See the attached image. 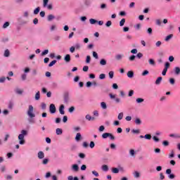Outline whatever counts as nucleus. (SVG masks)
I'll return each instance as SVG.
<instances>
[{
  "label": "nucleus",
  "instance_id": "f257e3e1",
  "mask_svg": "<svg viewBox=\"0 0 180 180\" xmlns=\"http://www.w3.org/2000/svg\"><path fill=\"white\" fill-rule=\"evenodd\" d=\"M27 115L29 117L28 120L30 123H33L32 119L36 117V114H34L33 105H30L28 106V109L27 110Z\"/></svg>",
  "mask_w": 180,
  "mask_h": 180
},
{
  "label": "nucleus",
  "instance_id": "f03ea898",
  "mask_svg": "<svg viewBox=\"0 0 180 180\" xmlns=\"http://www.w3.org/2000/svg\"><path fill=\"white\" fill-rule=\"evenodd\" d=\"M25 136H27V131L22 129L21 131V134L18 135V140L20 141L19 144H20L21 146H23V144L26 143V141H25Z\"/></svg>",
  "mask_w": 180,
  "mask_h": 180
},
{
  "label": "nucleus",
  "instance_id": "7ed1b4c3",
  "mask_svg": "<svg viewBox=\"0 0 180 180\" xmlns=\"http://www.w3.org/2000/svg\"><path fill=\"white\" fill-rule=\"evenodd\" d=\"M171 172H172L171 169H167L166 170V174L168 175L169 179H175V174H171Z\"/></svg>",
  "mask_w": 180,
  "mask_h": 180
},
{
  "label": "nucleus",
  "instance_id": "20e7f679",
  "mask_svg": "<svg viewBox=\"0 0 180 180\" xmlns=\"http://www.w3.org/2000/svg\"><path fill=\"white\" fill-rule=\"evenodd\" d=\"M57 109L56 108V105L54 104H51L49 106V112L50 113L54 114L56 113Z\"/></svg>",
  "mask_w": 180,
  "mask_h": 180
},
{
  "label": "nucleus",
  "instance_id": "39448f33",
  "mask_svg": "<svg viewBox=\"0 0 180 180\" xmlns=\"http://www.w3.org/2000/svg\"><path fill=\"white\" fill-rule=\"evenodd\" d=\"M109 96H110V99H115L116 103H120V98H116V96H115V95H113V94H109Z\"/></svg>",
  "mask_w": 180,
  "mask_h": 180
},
{
  "label": "nucleus",
  "instance_id": "423d86ee",
  "mask_svg": "<svg viewBox=\"0 0 180 180\" xmlns=\"http://www.w3.org/2000/svg\"><path fill=\"white\" fill-rule=\"evenodd\" d=\"M72 171H74V172H78V171H79V167H78V165L77 164L72 165Z\"/></svg>",
  "mask_w": 180,
  "mask_h": 180
},
{
  "label": "nucleus",
  "instance_id": "0eeeda50",
  "mask_svg": "<svg viewBox=\"0 0 180 180\" xmlns=\"http://www.w3.org/2000/svg\"><path fill=\"white\" fill-rule=\"evenodd\" d=\"M64 102L65 103H68V102H70V96L68 93H65L64 95Z\"/></svg>",
  "mask_w": 180,
  "mask_h": 180
},
{
  "label": "nucleus",
  "instance_id": "6e6552de",
  "mask_svg": "<svg viewBox=\"0 0 180 180\" xmlns=\"http://www.w3.org/2000/svg\"><path fill=\"white\" fill-rule=\"evenodd\" d=\"M64 60L65 63H70L71 61V56L70 54L65 55Z\"/></svg>",
  "mask_w": 180,
  "mask_h": 180
},
{
  "label": "nucleus",
  "instance_id": "1a4fd4ad",
  "mask_svg": "<svg viewBox=\"0 0 180 180\" xmlns=\"http://www.w3.org/2000/svg\"><path fill=\"white\" fill-rule=\"evenodd\" d=\"M174 72L175 75H180V68L179 67H175L174 68Z\"/></svg>",
  "mask_w": 180,
  "mask_h": 180
},
{
  "label": "nucleus",
  "instance_id": "9d476101",
  "mask_svg": "<svg viewBox=\"0 0 180 180\" xmlns=\"http://www.w3.org/2000/svg\"><path fill=\"white\" fill-rule=\"evenodd\" d=\"M127 75L128 78H133V77H134V72H133L132 70H129L127 73Z\"/></svg>",
  "mask_w": 180,
  "mask_h": 180
},
{
  "label": "nucleus",
  "instance_id": "9b49d317",
  "mask_svg": "<svg viewBox=\"0 0 180 180\" xmlns=\"http://www.w3.org/2000/svg\"><path fill=\"white\" fill-rule=\"evenodd\" d=\"M64 105H60V108H59V112L60 113V115H65V112L64 111Z\"/></svg>",
  "mask_w": 180,
  "mask_h": 180
},
{
  "label": "nucleus",
  "instance_id": "f8f14e48",
  "mask_svg": "<svg viewBox=\"0 0 180 180\" xmlns=\"http://www.w3.org/2000/svg\"><path fill=\"white\" fill-rule=\"evenodd\" d=\"M122 59H123V55H122V54H117L115 56V60H117V61H122Z\"/></svg>",
  "mask_w": 180,
  "mask_h": 180
},
{
  "label": "nucleus",
  "instance_id": "ddd939ff",
  "mask_svg": "<svg viewBox=\"0 0 180 180\" xmlns=\"http://www.w3.org/2000/svg\"><path fill=\"white\" fill-rule=\"evenodd\" d=\"M38 158H39V160H43V158H44V153H43V151H39L38 153Z\"/></svg>",
  "mask_w": 180,
  "mask_h": 180
},
{
  "label": "nucleus",
  "instance_id": "4468645a",
  "mask_svg": "<svg viewBox=\"0 0 180 180\" xmlns=\"http://www.w3.org/2000/svg\"><path fill=\"white\" fill-rule=\"evenodd\" d=\"M101 169L103 171H104V172H108V171H109V167H108L106 165H102Z\"/></svg>",
  "mask_w": 180,
  "mask_h": 180
},
{
  "label": "nucleus",
  "instance_id": "2eb2a0df",
  "mask_svg": "<svg viewBox=\"0 0 180 180\" xmlns=\"http://www.w3.org/2000/svg\"><path fill=\"white\" fill-rule=\"evenodd\" d=\"M148 63L150 65H152L153 67L155 66V60H154V59L150 58Z\"/></svg>",
  "mask_w": 180,
  "mask_h": 180
},
{
  "label": "nucleus",
  "instance_id": "dca6fc26",
  "mask_svg": "<svg viewBox=\"0 0 180 180\" xmlns=\"http://www.w3.org/2000/svg\"><path fill=\"white\" fill-rule=\"evenodd\" d=\"M162 81V77H158V79L155 81L156 85H160V84H161Z\"/></svg>",
  "mask_w": 180,
  "mask_h": 180
},
{
  "label": "nucleus",
  "instance_id": "f3484780",
  "mask_svg": "<svg viewBox=\"0 0 180 180\" xmlns=\"http://www.w3.org/2000/svg\"><path fill=\"white\" fill-rule=\"evenodd\" d=\"M56 134L58 136H61V134H63V129H61L60 128L56 129Z\"/></svg>",
  "mask_w": 180,
  "mask_h": 180
},
{
  "label": "nucleus",
  "instance_id": "a211bd4d",
  "mask_svg": "<svg viewBox=\"0 0 180 180\" xmlns=\"http://www.w3.org/2000/svg\"><path fill=\"white\" fill-rule=\"evenodd\" d=\"M81 133H77L75 137L76 141H79L81 140Z\"/></svg>",
  "mask_w": 180,
  "mask_h": 180
},
{
  "label": "nucleus",
  "instance_id": "6ab92c4d",
  "mask_svg": "<svg viewBox=\"0 0 180 180\" xmlns=\"http://www.w3.org/2000/svg\"><path fill=\"white\" fill-rule=\"evenodd\" d=\"M112 174H119V169L116 167L112 168Z\"/></svg>",
  "mask_w": 180,
  "mask_h": 180
},
{
  "label": "nucleus",
  "instance_id": "aec40b11",
  "mask_svg": "<svg viewBox=\"0 0 180 180\" xmlns=\"http://www.w3.org/2000/svg\"><path fill=\"white\" fill-rule=\"evenodd\" d=\"M101 107L102 108V109H108V105H106V103L105 102L101 103Z\"/></svg>",
  "mask_w": 180,
  "mask_h": 180
},
{
  "label": "nucleus",
  "instance_id": "412c9836",
  "mask_svg": "<svg viewBox=\"0 0 180 180\" xmlns=\"http://www.w3.org/2000/svg\"><path fill=\"white\" fill-rule=\"evenodd\" d=\"M89 22L91 23V25H95L96 23H98V20H96L94 18H91L89 20Z\"/></svg>",
  "mask_w": 180,
  "mask_h": 180
},
{
  "label": "nucleus",
  "instance_id": "4be33fe9",
  "mask_svg": "<svg viewBox=\"0 0 180 180\" xmlns=\"http://www.w3.org/2000/svg\"><path fill=\"white\" fill-rule=\"evenodd\" d=\"M53 19H56V17L54 15H53L52 14L48 15L49 22H51V20H53Z\"/></svg>",
  "mask_w": 180,
  "mask_h": 180
},
{
  "label": "nucleus",
  "instance_id": "5701e85b",
  "mask_svg": "<svg viewBox=\"0 0 180 180\" xmlns=\"http://www.w3.org/2000/svg\"><path fill=\"white\" fill-rule=\"evenodd\" d=\"M136 103H143V102H144L143 98H138L136 100Z\"/></svg>",
  "mask_w": 180,
  "mask_h": 180
},
{
  "label": "nucleus",
  "instance_id": "b1692460",
  "mask_svg": "<svg viewBox=\"0 0 180 180\" xmlns=\"http://www.w3.org/2000/svg\"><path fill=\"white\" fill-rule=\"evenodd\" d=\"M109 77L110 78V79H113V77L115 75V72L113 71H110L108 73Z\"/></svg>",
  "mask_w": 180,
  "mask_h": 180
},
{
  "label": "nucleus",
  "instance_id": "393cba45",
  "mask_svg": "<svg viewBox=\"0 0 180 180\" xmlns=\"http://www.w3.org/2000/svg\"><path fill=\"white\" fill-rule=\"evenodd\" d=\"M173 34H169V35H167V37H166V38H165V41H168L169 40H171V39H172V37H173Z\"/></svg>",
  "mask_w": 180,
  "mask_h": 180
},
{
  "label": "nucleus",
  "instance_id": "a878e982",
  "mask_svg": "<svg viewBox=\"0 0 180 180\" xmlns=\"http://www.w3.org/2000/svg\"><path fill=\"white\" fill-rule=\"evenodd\" d=\"M36 101H39L40 99V91H37L35 94Z\"/></svg>",
  "mask_w": 180,
  "mask_h": 180
},
{
  "label": "nucleus",
  "instance_id": "bb28decb",
  "mask_svg": "<svg viewBox=\"0 0 180 180\" xmlns=\"http://www.w3.org/2000/svg\"><path fill=\"white\" fill-rule=\"evenodd\" d=\"M39 12H40V7H37L34 10V15H38Z\"/></svg>",
  "mask_w": 180,
  "mask_h": 180
},
{
  "label": "nucleus",
  "instance_id": "cd10ccee",
  "mask_svg": "<svg viewBox=\"0 0 180 180\" xmlns=\"http://www.w3.org/2000/svg\"><path fill=\"white\" fill-rule=\"evenodd\" d=\"M124 23H126V19L122 18L120 22V26H124Z\"/></svg>",
  "mask_w": 180,
  "mask_h": 180
},
{
  "label": "nucleus",
  "instance_id": "c85d7f7f",
  "mask_svg": "<svg viewBox=\"0 0 180 180\" xmlns=\"http://www.w3.org/2000/svg\"><path fill=\"white\" fill-rule=\"evenodd\" d=\"M8 108V109H13V101H9Z\"/></svg>",
  "mask_w": 180,
  "mask_h": 180
},
{
  "label": "nucleus",
  "instance_id": "c756f323",
  "mask_svg": "<svg viewBox=\"0 0 180 180\" xmlns=\"http://www.w3.org/2000/svg\"><path fill=\"white\" fill-rule=\"evenodd\" d=\"M134 178H140V173L137 171L134 172Z\"/></svg>",
  "mask_w": 180,
  "mask_h": 180
},
{
  "label": "nucleus",
  "instance_id": "7c9ffc66",
  "mask_svg": "<svg viewBox=\"0 0 180 180\" xmlns=\"http://www.w3.org/2000/svg\"><path fill=\"white\" fill-rule=\"evenodd\" d=\"M15 94H17L18 95H22V94H23V91H22L19 89H15Z\"/></svg>",
  "mask_w": 180,
  "mask_h": 180
},
{
  "label": "nucleus",
  "instance_id": "2f4dec72",
  "mask_svg": "<svg viewBox=\"0 0 180 180\" xmlns=\"http://www.w3.org/2000/svg\"><path fill=\"white\" fill-rule=\"evenodd\" d=\"M100 64L101 65H106V64H107V62H106V60H105V59H101V60H100Z\"/></svg>",
  "mask_w": 180,
  "mask_h": 180
},
{
  "label": "nucleus",
  "instance_id": "473e14b6",
  "mask_svg": "<svg viewBox=\"0 0 180 180\" xmlns=\"http://www.w3.org/2000/svg\"><path fill=\"white\" fill-rule=\"evenodd\" d=\"M169 84H171V85H175V79L174 78H170L169 79Z\"/></svg>",
  "mask_w": 180,
  "mask_h": 180
},
{
  "label": "nucleus",
  "instance_id": "72a5a7b5",
  "mask_svg": "<svg viewBox=\"0 0 180 180\" xmlns=\"http://www.w3.org/2000/svg\"><path fill=\"white\" fill-rule=\"evenodd\" d=\"M109 134H110V133L105 132V133L102 134V137L103 139H108V137H109V136H110Z\"/></svg>",
  "mask_w": 180,
  "mask_h": 180
},
{
  "label": "nucleus",
  "instance_id": "f704fd0d",
  "mask_svg": "<svg viewBox=\"0 0 180 180\" xmlns=\"http://www.w3.org/2000/svg\"><path fill=\"white\" fill-rule=\"evenodd\" d=\"M10 55H11V53L8 49H6L4 52V57H9Z\"/></svg>",
  "mask_w": 180,
  "mask_h": 180
},
{
  "label": "nucleus",
  "instance_id": "c9c22d12",
  "mask_svg": "<svg viewBox=\"0 0 180 180\" xmlns=\"http://www.w3.org/2000/svg\"><path fill=\"white\" fill-rule=\"evenodd\" d=\"M135 123H136V124H138V125L141 124V120H140V118H136V119L135 120Z\"/></svg>",
  "mask_w": 180,
  "mask_h": 180
},
{
  "label": "nucleus",
  "instance_id": "e433bc0d",
  "mask_svg": "<svg viewBox=\"0 0 180 180\" xmlns=\"http://www.w3.org/2000/svg\"><path fill=\"white\" fill-rule=\"evenodd\" d=\"M56 63H57V60H52V61L49 64V67H53V65H54Z\"/></svg>",
  "mask_w": 180,
  "mask_h": 180
},
{
  "label": "nucleus",
  "instance_id": "4c0bfd02",
  "mask_svg": "<svg viewBox=\"0 0 180 180\" xmlns=\"http://www.w3.org/2000/svg\"><path fill=\"white\" fill-rule=\"evenodd\" d=\"M5 81H6V77H0V84H4V82H5Z\"/></svg>",
  "mask_w": 180,
  "mask_h": 180
},
{
  "label": "nucleus",
  "instance_id": "58836bf2",
  "mask_svg": "<svg viewBox=\"0 0 180 180\" xmlns=\"http://www.w3.org/2000/svg\"><path fill=\"white\" fill-rule=\"evenodd\" d=\"M106 78V75L102 73L99 75V79H105Z\"/></svg>",
  "mask_w": 180,
  "mask_h": 180
},
{
  "label": "nucleus",
  "instance_id": "ea45409f",
  "mask_svg": "<svg viewBox=\"0 0 180 180\" xmlns=\"http://www.w3.org/2000/svg\"><path fill=\"white\" fill-rule=\"evenodd\" d=\"M74 110H75V107H74V106H72V107H70V108L68 109V112H69L70 113H72V112H74Z\"/></svg>",
  "mask_w": 180,
  "mask_h": 180
},
{
  "label": "nucleus",
  "instance_id": "a19ab883",
  "mask_svg": "<svg viewBox=\"0 0 180 180\" xmlns=\"http://www.w3.org/2000/svg\"><path fill=\"white\" fill-rule=\"evenodd\" d=\"M10 23L9 22H6L4 25H3V29H6V27H8Z\"/></svg>",
  "mask_w": 180,
  "mask_h": 180
},
{
  "label": "nucleus",
  "instance_id": "79ce46f5",
  "mask_svg": "<svg viewBox=\"0 0 180 180\" xmlns=\"http://www.w3.org/2000/svg\"><path fill=\"white\" fill-rule=\"evenodd\" d=\"M47 54H49V49H46V50H44L41 53V56H46V55H47Z\"/></svg>",
  "mask_w": 180,
  "mask_h": 180
},
{
  "label": "nucleus",
  "instance_id": "37998d69",
  "mask_svg": "<svg viewBox=\"0 0 180 180\" xmlns=\"http://www.w3.org/2000/svg\"><path fill=\"white\" fill-rule=\"evenodd\" d=\"M144 139H146V140H151V134H146L144 136Z\"/></svg>",
  "mask_w": 180,
  "mask_h": 180
},
{
  "label": "nucleus",
  "instance_id": "c03bdc74",
  "mask_svg": "<svg viewBox=\"0 0 180 180\" xmlns=\"http://www.w3.org/2000/svg\"><path fill=\"white\" fill-rule=\"evenodd\" d=\"M105 26L107 27H110V26H112V21L110 20L107 21V22L105 23Z\"/></svg>",
  "mask_w": 180,
  "mask_h": 180
},
{
  "label": "nucleus",
  "instance_id": "a18cd8bd",
  "mask_svg": "<svg viewBox=\"0 0 180 180\" xmlns=\"http://www.w3.org/2000/svg\"><path fill=\"white\" fill-rule=\"evenodd\" d=\"M48 4H49V0H43V6H44V8H46V6H47Z\"/></svg>",
  "mask_w": 180,
  "mask_h": 180
},
{
  "label": "nucleus",
  "instance_id": "49530a36",
  "mask_svg": "<svg viewBox=\"0 0 180 180\" xmlns=\"http://www.w3.org/2000/svg\"><path fill=\"white\" fill-rule=\"evenodd\" d=\"M162 144H163V146H165V147H167V146H169V142H168V141H163Z\"/></svg>",
  "mask_w": 180,
  "mask_h": 180
},
{
  "label": "nucleus",
  "instance_id": "de8ad7c7",
  "mask_svg": "<svg viewBox=\"0 0 180 180\" xmlns=\"http://www.w3.org/2000/svg\"><path fill=\"white\" fill-rule=\"evenodd\" d=\"M86 63L87 64H89V63H91V56H86Z\"/></svg>",
  "mask_w": 180,
  "mask_h": 180
},
{
  "label": "nucleus",
  "instance_id": "09e8293b",
  "mask_svg": "<svg viewBox=\"0 0 180 180\" xmlns=\"http://www.w3.org/2000/svg\"><path fill=\"white\" fill-rule=\"evenodd\" d=\"M48 162H49V159L47 158L44 159L42 161V164H44V165H47Z\"/></svg>",
  "mask_w": 180,
  "mask_h": 180
},
{
  "label": "nucleus",
  "instance_id": "8fccbe9b",
  "mask_svg": "<svg viewBox=\"0 0 180 180\" xmlns=\"http://www.w3.org/2000/svg\"><path fill=\"white\" fill-rule=\"evenodd\" d=\"M63 123H67V122H68V117L66 115L63 116Z\"/></svg>",
  "mask_w": 180,
  "mask_h": 180
},
{
  "label": "nucleus",
  "instance_id": "3c124183",
  "mask_svg": "<svg viewBox=\"0 0 180 180\" xmlns=\"http://www.w3.org/2000/svg\"><path fill=\"white\" fill-rule=\"evenodd\" d=\"M91 116L89 114L85 116L86 120H88L89 122H91Z\"/></svg>",
  "mask_w": 180,
  "mask_h": 180
},
{
  "label": "nucleus",
  "instance_id": "603ef678",
  "mask_svg": "<svg viewBox=\"0 0 180 180\" xmlns=\"http://www.w3.org/2000/svg\"><path fill=\"white\" fill-rule=\"evenodd\" d=\"M134 60H136V56L131 55V56L129 57V61H134Z\"/></svg>",
  "mask_w": 180,
  "mask_h": 180
},
{
  "label": "nucleus",
  "instance_id": "864d4df0",
  "mask_svg": "<svg viewBox=\"0 0 180 180\" xmlns=\"http://www.w3.org/2000/svg\"><path fill=\"white\" fill-rule=\"evenodd\" d=\"M175 157V155L174 153V150L171 151V153L169 155V158H174Z\"/></svg>",
  "mask_w": 180,
  "mask_h": 180
},
{
  "label": "nucleus",
  "instance_id": "5fc2aeb1",
  "mask_svg": "<svg viewBox=\"0 0 180 180\" xmlns=\"http://www.w3.org/2000/svg\"><path fill=\"white\" fill-rule=\"evenodd\" d=\"M90 148H94L95 147V142L91 141L89 144Z\"/></svg>",
  "mask_w": 180,
  "mask_h": 180
},
{
  "label": "nucleus",
  "instance_id": "6e6d98bb",
  "mask_svg": "<svg viewBox=\"0 0 180 180\" xmlns=\"http://www.w3.org/2000/svg\"><path fill=\"white\" fill-rule=\"evenodd\" d=\"M129 154H130V155H131L132 157H134V154H136V152L134 151V150L131 149V150H129Z\"/></svg>",
  "mask_w": 180,
  "mask_h": 180
},
{
  "label": "nucleus",
  "instance_id": "4d7b16f0",
  "mask_svg": "<svg viewBox=\"0 0 180 180\" xmlns=\"http://www.w3.org/2000/svg\"><path fill=\"white\" fill-rule=\"evenodd\" d=\"M132 133H134V134H139L140 133V130L139 129H132Z\"/></svg>",
  "mask_w": 180,
  "mask_h": 180
},
{
  "label": "nucleus",
  "instance_id": "13d9d810",
  "mask_svg": "<svg viewBox=\"0 0 180 180\" xmlns=\"http://www.w3.org/2000/svg\"><path fill=\"white\" fill-rule=\"evenodd\" d=\"M122 119H123V112H120L118 115V120H122Z\"/></svg>",
  "mask_w": 180,
  "mask_h": 180
},
{
  "label": "nucleus",
  "instance_id": "bf43d9fd",
  "mask_svg": "<svg viewBox=\"0 0 180 180\" xmlns=\"http://www.w3.org/2000/svg\"><path fill=\"white\" fill-rule=\"evenodd\" d=\"M169 68V62H166L165 64V69L168 70Z\"/></svg>",
  "mask_w": 180,
  "mask_h": 180
},
{
  "label": "nucleus",
  "instance_id": "052dcab7",
  "mask_svg": "<svg viewBox=\"0 0 180 180\" xmlns=\"http://www.w3.org/2000/svg\"><path fill=\"white\" fill-rule=\"evenodd\" d=\"M93 56L94 57V58H96V60L99 58V57L98 56V53L95 51H93Z\"/></svg>",
  "mask_w": 180,
  "mask_h": 180
},
{
  "label": "nucleus",
  "instance_id": "680f3d73",
  "mask_svg": "<svg viewBox=\"0 0 180 180\" xmlns=\"http://www.w3.org/2000/svg\"><path fill=\"white\" fill-rule=\"evenodd\" d=\"M41 109H43V110L46 109V108H47V105H46L45 103H41Z\"/></svg>",
  "mask_w": 180,
  "mask_h": 180
},
{
  "label": "nucleus",
  "instance_id": "e2e57ef3",
  "mask_svg": "<svg viewBox=\"0 0 180 180\" xmlns=\"http://www.w3.org/2000/svg\"><path fill=\"white\" fill-rule=\"evenodd\" d=\"M105 130V127L103 125H101L99 128H98V131H103Z\"/></svg>",
  "mask_w": 180,
  "mask_h": 180
},
{
  "label": "nucleus",
  "instance_id": "0e129e2a",
  "mask_svg": "<svg viewBox=\"0 0 180 180\" xmlns=\"http://www.w3.org/2000/svg\"><path fill=\"white\" fill-rule=\"evenodd\" d=\"M92 174L93 175H94V176H99V173H98V172L96 171H92Z\"/></svg>",
  "mask_w": 180,
  "mask_h": 180
},
{
  "label": "nucleus",
  "instance_id": "69168bd1",
  "mask_svg": "<svg viewBox=\"0 0 180 180\" xmlns=\"http://www.w3.org/2000/svg\"><path fill=\"white\" fill-rule=\"evenodd\" d=\"M88 70H89V67H88V66H84L83 67V71L84 72H87Z\"/></svg>",
  "mask_w": 180,
  "mask_h": 180
},
{
  "label": "nucleus",
  "instance_id": "338daca9",
  "mask_svg": "<svg viewBox=\"0 0 180 180\" xmlns=\"http://www.w3.org/2000/svg\"><path fill=\"white\" fill-rule=\"evenodd\" d=\"M92 85V82H87L86 84V86L87 88H90V86Z\"/></svg>",
  "mask_w": 180,
  "mask_h": 180
},
{
  "label": "nucleus",
  "instance_id": "774afa93",
  "mask_svg": "<svg viewBox=\"0 0 180 180\" xmlns=\"http://www.w3.org/2000/svg\"><path fill=\"white\" fill-rule=\"evenodd\" d=\"M110 136H108V137H110V140H115V136H113V134H109Z\"/></svg>",
  "mask_w": 180,
  "mask_h": 180
}]
</instances>
